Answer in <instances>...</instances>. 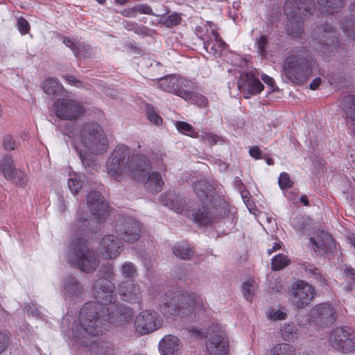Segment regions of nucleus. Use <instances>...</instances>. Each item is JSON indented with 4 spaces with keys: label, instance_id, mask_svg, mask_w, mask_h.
<instances>
[{
    "label": "nucleus",
    "instance_id": "nucleus-1",
    "mask_svg": "<svg viewBox=\"0 0 355 355\" xmlns=\"http://www.w3.org/2000/svg\"><path fill=\"white\" fill-rule=\"evenodd\" d=\"M111 302H86L79 312L80 325L84 331L96 336L101 334L106 322L116 326L122 325L132 320V310L116 301V293Z\"/></svg>",
    "mask_w": 355,
    "mask_h": 355
},
{
    "label": "nucleus",
    "instance_id": "nucleus-2",
    "mask_svg": "<svg viewBox=\"0 0 355 355\" xmlns=\"http://www.w3.org/2000/svg\"><path fill=\"white\" fill-rule=\"evenodd\" d=\"M64 134L71 139L72 145L87 172L92 173L97 170L94 155L103 154L108 147V139L103 128L94 122L82 125L73 123L66 128Z\"/></svg>",
    "mask_w": 355,
    "mask_h": 355
},
{
    "label": "nucleus",
    "instance_id": "nucleus-3",
    "mask_svg": "<svg viewBox=\"0 0 355 355\" xmlns=\"http://www.w3.org/2000/svg\"><path fill=\"white\" fill-rule=\"evenodd\" d=\"M207 303L198 295L178 292L166 293L159 300L160 311L164 315H177L181 317L191 313L194 315L205 312Z\"/></svg>",
    "mask_w": 355,
    "mask_h": 355
},
{
    "label": "nucleus",
    "instance_id": "nucleus-4",
    "mask_svg": "<svg viewBox=\"0 0 355 355\" xmlns=\"http://www.w3.org/2000/svg\"><path fill=\"white\" fill-rule=\"evenodd\" d=\"M87 207L90 214L84 212L81 205L77 211V225L80 232L89 233L96 230L100 223L109 215L108 203L101 193L92 191L87 196Z\"/></svg>",
    "mask_w": 355,
    "mask_h": 355
},
{
    "label": "nucleus",
    "instance_id": "nucleus-5",
    "mask_svg": "<svg viewBox=\"0 0 355 355\" xmlns=\"http://www.w3.org/2000/svg\"><path fill=\"white\" fill-rule=\"evenodd\" d=\"M68 262L85 273L94 272L100 263L96 252L88 247L87 239L76 237L71 240L67 250Z\"/></svg>",
    "mask_w": 355,
    "mask_h": 355
},
{
    "label": "nucleus",
    "instance_id": "nucleus-6",
    "mask_svg": "<svg viewBox=\"0 0 355 355\" xmlns=\"http://www.w3.org/2000/svg\"><path fill=\"white\" fill-rule=\"evenodd\" d=\"M314 60L309 58L303 48H293L283 63V72L293 83L304 84L311 74Z\"/></svg>",
    "mask_w": 355,
    "mask_h": 355
},
{
    "label": "nucleus",
    "instance_id": "nucleus-7",
    "mask_svg": "<svg viewBox=\"0 0 355 355\" xmlns=\"http://www.w3.org/2000/svg\"><path fill=\"white\" fill-rule=\"evenodd\" d=\"M315 9L314 0H286L284 13L288 21L286 26L288 35L300 37L304 30V16L311 14Z\"/></svg>",
    "mask_w": 355,
    "mask_h": 355
},
{
    "label": "nucleus",
    "instance_id": "nucleus-8",
    "mask_svg": "<svg viewBox=\"0 0 355 355\" xmlns=\"http://www.w3.org/2000/svg\"><path fill=\"white\" fill-rule=\"evenodd\" d=\"M312 38L316 44L315 49L321 55L328 58L338 51L339 40L333 26L327 22L317 26L312 32Z\"/></svg>",
    "mask_w": 355,
    "mask_h": 355
},
{
    "label": "nucleus",
    "instance_id": "nucleus-9",
    "mask_svg": "<svg viewBox=\"0 0 355 355\" xmlns=\"http://www.w3.org/2000/svg\"><path fill=\"white\" fill-rule=\"evenodd\" d=\"M98 278L94 282L92 291L97 302H111L113 293H115V285L113 267L110 264L102 265L98 272Z\"/></svg>",
    "mask_w": 355,
    "mask_h": 355
},
{
    "label": "nucleus",
    "instance_id": "nucleus-10",
    "mask_svg": "<svg viewBox=\"0 0 355 355\" xmlns=\"http://www.w3.org/2000/svg\"><path fill=\"white\" fill-rule=\"evenodd\" d=\"M157 84L162 90L178 96L184 100H191L194 96L192 92L193 82L183 77L175 75L166 76L159 78Z\"/></svg>",
    "mask_w": 355,
    "mask_h": 355
},
{
    "label": "nucleus",
    "instance_id": "nucleus-11",
    "mask_svg": "<svg viewBox=\"0 0 355 355\" xmlns=\"http://www.w3.org/2000/svg\"><path fill=\"white\" fill-rule=\"evenodd\" d=\"M130 150L124 145L117 146L106 162L107 173L115 180L128 173Z\"/></svg>",
    "mask_w": 355,
    "mask_h": 355
},
{
    "label": "nucleus",
    "instance_id": "nucleus-12",
    "mask_svg": "<svg viewBox=\"0 0 355 355\" xmlns=\"http://www.w3.org/2000/svg\"><path fill=\"white\" fill-rule=\"evenodd\" d=\"M206 348L210 355H226L228 341L223 327L218 324L211 325L207 331Z\"/></svg>",
    "mask_w": 355,
    "mask_h": 355
},
{
    "label": "nucleus",
    "instance_id": "nucleus-13",
    "mask_svg": "<svg viewBox=\"0 0 355 355\" xmlns=\"http://www.w3.org/2000/svg\"><path fill=\"white\" fill-rule=\"evenodd\" d=\"M329 342L337 352L350 353L355 350V333L347 327H337L330 334Z\"/></svg>",
    "mask_w": 355,
    "mask_h": 355
},
{
    "label": "nucleus",
    "instance_id": "nucleus-14",
    "mask_svg": "<svg viewBox=\"0 0 355 355\" xmlns=\"http://www.w3.org/2000/svg\"><path fill=\"white\" fill-rule=\"evenodd\" d=\"M314 295L315 290L311 284L298 281L292 284L289 300L296 309H302L311 304Z\"/></svg>",
    "mask_w": 355,
    "mask_h": 355
},
{
    "label": "nucleus",
    "instance_id": "nucleus-15",
    "mask_svg": "<svg viewBox=\"0 0 355 355\" xmlns=\"http://www.w3.org/2000/svg\"><path fill=\"white\" fill-rule=\"evenodd\" d=\"M56 116L61 120L76 119L84 112L83 106L78 101L69 98H60L54 102Z\"/></svg>",
    "mask_w": 355,
    "mask_h": 355
},
{
    "label": "nucleus",
    "instance_id": "nucleus-16",
    "mask_svg": "<svg viewBox=\"0 0 355 355\" xmlns=\"http://www.w3.org/2000/svg\"><path fill=\"white\" fill-rule=\"evenodd\" d=\"M114 229L117 235L126 242L132 243L140 236L139 224L130 217L120 218L116 222Z\"/></svg>",
    "mask_w": 355,
    "mask_h": 355
},
{
    "label": "nucleus",
    "instance_id": "nucleus-17",
    "mask_svg": "<svg viewBox=\"0 0 355 355\" xmlns=\"http://www.w3.org/2000/svg\"><path fill=\"white\" fill-rule=\"evenodd\" d=\"M237 86L245 98L259 94L264 89L263 85L254 76L252 71H242L237 81Z\"/></svg>",
    "mask_w": 355,
    "mask_h": 355
},
{
    "label": "nucleus",
    "instance_id": "nucleus-18",
    "mask_svg": "<svg viewBox=\"0 0 355 355\" xmlns=\"http://www.w3.org/2000/svg\"><path fill=\"white\" fill-rule=\"evenodd\" d=\"M136 330L141 334H147L157 329L160 327L158 315L155 311L144 310L135 319Z\"/></svg>",
    "mask_w": 355,
    "mask_h": 355
},
{
    "label": "nucleus",
    "instance_id": "nucleus-19",
    "mask_svg": "<svg viewBox=\"0 0 355 355\" xmlns=\"http://www.w3.org/2000/svg\"><path fill=\"white\" fill-rule=\"evenodd\" d=\"M151 162L145 155H132L129 162L130 173L137 181H144L148 173L150 172Z\"/></svg>",
    "mask_w": 355,
    "mask_h": 355
},
{
    "label": "nucleus",
    "instance_id": "nucleus-20",
    "mask_svg": "<svg viewBox=\"0 0 355 355\" xmlns=\"http://www.w3.org/2000/svg\"><path fill=\"white\" fill-rule=\"evenodd\" d=\"M62 292L65 300L76 301L81 299L84 293V288L76 277L69 275L62 281Z\"/></svg>",
    "mask_w": 355,
    "mask_h": 355
},
{
    "label": "nucleus",
    "instance_id": "nucleus-21",
    "mask_svg": "<svg viewBox=\"0 0 355 355\" xmlns=\"http://www.w3.org/2000/svg\"><path fill=\"white\" fill-rule=\"evenodd\" d=\"M315 322L321 327H327L334 324L336 314L332 306L329 304L316 305L311 311Z\"/></svg>",
    "mask_w": 355,
    "mask_h": 355
},
{
    "label": "nucleus",
    "instance_id": "nucleus-22",
    "mask_svg": "<svg viewBox=\"0 0 355 355\" xmlns=\"http://www.w3.org/2000/svg\"><path fill=\"white\" fill-rule=\"evenodd\" d=\"M118 292L123 300L130 303L139 302L142 297L140 286L131 280L123 281L119 284Z\"/></svg>",
    "mask_w": 355,
    "mask_h": 355
},
{
    "label": "nucleus",
    "instance_id": "nucleus-23",
    "mask_svg": "<svg viewBox=\"0 0 355 355\" xmlns=\"http://www.w3.org/2000/svg\"><path fill=\"white\" fill-rule=\"evenodd\" d=\"M122 243L116 236L108 234L101 241L100 250L102 255L106 259L116 258L122 250Z\"/></svg>",
    "mask_w": 355,
    "mask_h": 355
},
{
    "label": "nucleus",
    "instance_id": "nucleus-24",
    "mask_svg": "<svg viewBox=\"0 0 355 355\" xmlns=\"http://www.w3.org/2000/svg\"><path fill=\"white\" fill-rule=\"evenodd\" d=\"M225 46V42L220 37L217 31L210 30L209 37L203 42L205 51L215 57H220Z\"/></svg>",
    "mask_w": 355,
    "mask_h": 355
},
{
    "label": "nucleus",
    "instance_id": "nucleus-25",
    "mask_svg": "<svg viewBox=\"0 0 355 355\" xmlns=\"http://www.w3.org/2000/svg\"><path fill=\"white\" fill-rule=\"evenodd\" d=\"M181 345L179 338L175 336L166 335L159 343L162 355H181Z\"/></svg>",
    "mask_w": 355,
    "mask_h": 355
},
{
    "label": "nucleus",
    "instance_id": "nucleus-26",
    "mask_svg": "<svg viewBox=\"0 0 355 355\" xmlns=\"http://www.w3.org/2000/svg\"><path fill=\"white\" fill-rule=\"evenodd\" d=\"M191 216L193 221L199 226H207L215 222V217L209 205L192 211Z\"/></svg>",
    "mask_w": 355,
    "mask_h": 355
},
{
    "label": "nucleus",
    "instance_id": "nucleus-27",
    "mask_svg": "<svg viewBox=\"0 0 355 355\" xmlns=\"http://www.w3.org/2000/svg\"><path fill=\"white\" fill-rule=\"evenodd\" d=\"M144 183L145 189L151 193L160 192L164 184L162 175L158 171L148 173L144 181H139Z\"/></svg>",
    "mask_w": 355,
    "mask_h": 355
},
{
    "label": "nucleus",
    "instance_id": "nucleus-28",
    "mask_svg": "<svg viewBox=\"0 0 355 355\" xmlns=\"http://www.w3.org/2000/svg\"><path fill=\"white\" fill-rule=\"evenodd\" d=\"M159 200L164 206L180 214L184 211L186 205V200L184 198L172 193L161 195Z\"/></svg>",
    "mask_w": 355,
    "mask_h": 355
},
{
    "label": "nucleus",
    "instance_id": "nucleus-29",
    "mask_svg": "<svg viewBox=\"0 0 355 355\" xmlns=\"http://www.w3.org/2000/svg\"><path fill=\"white\" fill-rule=\"evenodd\" d=\"M266 355H296L295 347L286 343H276L267 352Z\"/></svg>",
    "mask_w": 355,
    "mask_h": 355
},
{
    "label": "nucleus",
    "instance_id": "nucleus-30",
    "mask_svg": "<svg viewBox=\"0 0 355 355\" xmlns=\"http://www.w3.org/2000/svg\"><path fill=\"white\" fill-rule=\"evenodd\" d=\"M321 234L323 236L324 239H322L320 235L316 239L311 237L309 241L315 248L326 252L328 249L331 248L334 244V241L329 234L322 232Z\"/></svg>",
    "mask_w": 355,
    "mask_h": 355
},
{
    "label": "nucleus",
    "instance_id": "nucleus-31",
    "mask_svg": "<svg viewBox=\"0 0 355 355\" xmlns=\"http://www.w3.org/2000/svg\"><path fill=\"white\" fill-rule=\"evenodd\" d=\"M280 332L284 341L294 342L298 338L297 329L293 322L284 324L282 327Z\"/></svg>",
    "mask_w": 355,
    "mask_h": 355
},
{
    "label": "nucleus",
    "instance_id": "nucleus-32",
    "mask_svg": "<svg viewBox=\"0 0 355 355\" xmlns=\"http://www.w3.org/2000/svg\"><path fill=\"white\" fill-rule=\"evenodd\" d=\"M303 267L304 270L315 280V283L318 286H326L327 285V279L323 277L318 268L309 263H304Z\"/></svg>",
    "mask_w": 355,
    "mask_h": 355
},
{
    "label": "nucleus",
    "instance_id": "nucleus-33",
    "mask_svg": "<svg viewBox=\"0 0 355 355\" xmlns=\"http://www.w3.org/2000/svg\"><path fill=\"white\" fill-rule=\"evenodd\" d=\"M303 267L304 270L315 280V283L318 286H326L327 285V279L323 277L318 268L309 263H304Z\"/></svg>",
    "mask_w": 355,
    "mask_h": 355
},
{
    "label": "nucleus",
    "instance_id": "nucleus-34",
    "mask_svg": "<svg viewBox=\"0 0 355 355\" xmlns=\"http://www.w3.org/2000/svg\"><path fill=\"white\" fill-rule=\"evenodd\" d=\"M346 0H318V4L329 14H334L343 7Z\"/></svg>",
    "mask_w": 355,
    "mask_h": 355
},
{
    "label": "nucleus",
    "instance_id": "nucleus-35",
    "mask_svg": "<svg viewBox=\"0 0 355 355\" xmlns=\"http://www.w3.org/2000/svg\"><path fill=\"white\" fill-rule=\"evenodd\" d=\"M173 250L174 254L182 259H190L193 256V251L186 243L176 244Z\"/></svg>",
    "mask_w": 355,
    "mask_h": 355
},
{
    "label": "nucleus",
    "instance_id": "nucleus-36",
    "mask_svg": "<svg viewBox=\"0 0 355 355\" xmlns=\"http://www.w3.org/2000/svg\"><path fill=\"white\" fill-rule=\"evenodd\" d=\"M345 101L349 105L345 107L344 110L349 119L350 125L355 134V96H347Z\"/></svg>",
    "mask_w": 355,
    "mask_h": 355
},
{
    "label": "nucleus",
    "instance_id": "nucleus-37",
    "mask_svg": "<svg viewBox=\"0 0 355 355\" xmlns=\"http://www.w3.org/2000/svg\"><path fill=\"white\" fill-rule=\"evenodd\" d=\"M1 168L2 173L6 180L13 178L16 173V168L10 156L6 155L1 160Z\"/></svg>",
    "mask_w": 355,
    "mask_h": 355
},
{
    "label": "nucleus",
    "instance_id": "nucleus-38",
    "mask_svg": "<svg viewBox=\"0 0 355 355\" xmlns=\"http://www.w3.org/2000/svg\"><path fill=\"white\" fill-rule=\"evenodd\" d=\"M340 28H342L345 37H347L349 40L355 41L354 19H345V20L341 22Z\"/></svg>",
    "mask_w": 355,
    "mask_h": 355
},
{
    "label": "nucleus",
    "instance_id": "nucleus-39",
    "mask_svg": "<svg viewBox=\"0 0 355 355\" xmlns=\"http://www.w3.org/2000/svg\"><path fill=\"white\" fill-rule=\"evenodd\" d=\"M257 285L253 279H248L243 284L242 293L246 300L251 302L254 297Z\"/></svg>",
    "mask_w": 355,
    "mask_h": 355
},
{
    "label": "nucleus",
    "instance_id": "nucleus-40",
    "mask_svg": "<svg viewBox=\"0 0 355 355\" xmlns=\"http://www.w3.org/2000/svg\"><path fill=\"white\" fill-rule=\"evenodd\" d=\"M193 190L196 194L200 198H207V191L211 187L210 184L204 179H200L197 182H193Z\"/></svg>",
    "mask_w": 355,
    "mask_h": 355
},
{
    "label": "nucleus",
    "instance_id": "nucleus-41",
    "mask_svg": "<svg viewBox=\"0 0 355 355\" xmlns=\"http://www.w3.org/2000/svg\"><path fill=\"white\" fill-rule=\"evenodd\" d=\"M61 87L62 85L58 79L49 78L44 82L42 88L46 94L49 95H53L61 88Z\"/></svg>",
    "mask_w": 355,
    "mask_h": 355
},
{
    "label": "nucleus",
    "instance_id": "nucleus-42",
    "mask_svg": "<svg viewBox=\"0 0 355 355\" xmlns=\"http://www.w3.org/2000/svg\"><path fill=\"white\" fill-rule=\"evenodd\" d=\"M182 21V14L173 12L168 16H163L160 19V23L163 24L167 28H172L179 25Z\"/></svg>",
    "mask_w": 355,
    "mask_h": 355
},
{
    "label": "nucleus",
    "instance_id": "nucleus-43",
    "mask_svg": "<svg viewBox=\"0 0 355 355\" xmlns=\"http://www.w3.org/2000/svg\"><path fill=\"white\" fill-rule=\"evenodd\" d=\"M290 263L288 257L283 254H279L273 257L271 263L272 270H279L285 268Z\"/></svg>",
    "mask_w": 355,
    "mask_h": 355
},
{
    "label": "nucleus",
    "instance_id": "nucleus-44",
    "mask_svg": "<svg viewBox=\"0 0 355 355\" xmlns=\"http://www.w3.org/2000/svg\"><path fill=\"white\" fill-rule=\"evenodd\" d=\"M146 116L151 123L155 125H162V118L157 113L153 106L150 104L146 105Z\"/></svg>",
    "mask_w": 355,
    "mask_h": 355
},
{
    "label": "nucleus",
    "instance_id": "nucleus-45",
    "mask_svg": "<svg viewBox=\"0 0 355 355\" xmlns=\"http://www.w3.org/2000/svg\"><path fill=\"white\" fill-rule=\"evenodd\" d=\"M175 127L182 134L194 138L198 137V133L194 130L193 128L187 122L177 121Z\"/></svg>",
    "mask_w": 355,
    "mask_h": 355
},
{
    "label": "nucleus",
    "instance_id": "nucleus-46",
    "mask_svg": "<svg viewBox=\"0 0 355 355\" xmlns=\"http://www.w3.org/2000/svg\"><path fill=\"white\" fill-rule=\"evenodd\" d=\"M121 275L128 279H132L137 275V268L131 262H125L121 267Z\"/></svg>",
    "mask_w": 355,
    "mask_h": 355
},
{
    "label": "nucleus",
    "instance_id": "nucleus-47",
    "mask_svg": "<svg viewBox=\"0 0 355 355\" xmlns=\"http://www.w3.org/2000/svg\"><path fill=\"white\" fill-rule=\"evenodd\" d=\"M125 28L128 31H133L137 35H148V28L144 26L138 25L135 22H128L125 21L123 23Z\"/></svg>",
    "mask_w": 355,
    "mask_h": 355
},
{
    "label": "nucleus",
    "instance_id": "nucleus-48",
    "mask_svg": "<svg viewBox=\"0 0 355 355\" xmlns=\"http://www.w3.org/2000/svg\"><path fill=\"white\" fill-rule=\"evenodd\" d=\"M207 25L209 26V28L211 30L212 28H211V22H207V24H204L203 26H197L195 28V33H196V35L203 42L210 35V32H209V29H208Z\"/></svg>",
    "mask_w": 355,
    "mask_h": 355
},
{
    "label": "nucleus",
    "instance_id": "nucleus-49",
    "mask_svg": "<svg viewBox=\"0 0 355 355\" xmlns=\"http://www.w3.org/2000/svg\"><path fill=\"white\" fill-rule=\"evenodd\" d=\"M278 183L279 187L282 190L291 188L294 184V182L292 180H291L288 173L285 172H283L280 174L278 180Z\"/></svg>",
    "mask_w": 355,
    "mask_h": 355
},
{
    "label": "nucleus",
    "instance_id": "nucleus-50",
    "mask_svg": "<svg viewBox=\"0 0 355 355\" xmlns=\"http://www.w3.org/2000/svg\"><path fill=\"white\" fill-rule=\"evenodd\" d=\"M62 42L68 48H69L73 51L76 57H78L80 55V50L82 47L81 43H75L73 40L69 37H64Z\"/></svg>",
    "mask_w": 355,
    "mask_h": 355
},
{
    "label": "nucleus",
    "instance_id": "nucleus-51",
    "mask_svg": "<svg viewBox=\"0 0 355 355\" xmlns=\"http://www.w3.org/2000/svg\"><path fill=\"white\" fill-rule=\"evenodd\" d=\"M268 317L272 320H283L287 318V313L284 311L282 309H271L268 313Z\"/></svg>",
    "mask_w": 355,
    "mask_h": 355
},
{
    "label": "nucleus",
    "instance_id": "nucleus-52",
    "mask_svg": "<svg viewBox=\"0 0 355 355\" xmlns=\"http://www.w3.org/2000/svg\"><path fill=\"white\" fill-rule=\"evenodd\" d=\"M256 45L259 54L262 57L266 56L267 54L266 48L268 46V40L266 37L265 35H261L257 40Z\"/></svg>",
    "mask_w": 355,
    "mask_h": 355
},
{
    "label": "nucleus",
    "instance_id": "nucleus-53",
    "mask_svg": "<svg viewBox=\"0 0 355 355\" xmlns=\"http://www.w3.org/2000/svg\"><path fill=\"white\" fill-rule=\"evenodd\" d=\"M82 181L76 177L71 178L68 181L69 189L71 192L74 194L78 192V191L82 188Z\"/></svg>",
    "mask_w": 355,
    "mask_h": 355
},
{
    "label": "nucleus",
    "instance_id": "nucleus-54",
    "mask_svg": "<svg viewBox=\"0 0 355 355\" xmlns=\"http://www.w3.org/2000/svg\"><path fill=\"white\" fill-rule=\"evenodd\" d=\"M135 10L136 11V15L137 13L139 14H144V15H156L153 11V9L150 6L145 3H140L137 4L135 6Z\"/></svg>",
    "mask_w": 355,
    "mask_h": 355
},
{
    "label": "nucleus",
    "instance_id": "nucleus-55",
    "mask_svg": "<svg viewBox=\"0 0 355 355\" xmlns=\"http://www.w3.org/2000/svg\"><path fill=\"white\" fill-rule=\"evenodd\" d=\"M17 26L21 35H26L30 31V24L28 21L23 17L18 18Z\"/></svg>",
    "mask_w": 355,
    "mask_h": 355
},
{
    "label": "nucleus",
    "instance_id": "nucleus-56",
    "mask_svg": "<svg viewBox=\"0 0 355 355\" xmlns=\"http://www.w3.org/2000/svg\"><path fill=\"white\" fill-rule=\"evenodd\" d=\"M3 146L6 150H14L16 148V143L11 135H6L3 139Z\"/></svg>",
    "mask_w": 355,
    "mask_h": 355
},
{
    "label": "nucleus",
    "instance_id": "nucleus-57",
    "mask_svg": "<svg viewBox=\"0 0 355 355\" xmlns=\"http://www.w3.org/2000/svg\"><path fill=\"white\" fill-rule=\"evenodd\" d=\"M10 342V335L0 331V354L7 348Z\"/></svg>",
    "mask_w": 355,
    "mask_h": 355
},
{
    "label": "nucleus",
    "instance_id": "nucleus-58",
    "mask_svg": "<svg viewBox=\"0 0 355 355\" xmlns=\"http://www.w3.org/2000/svg\"><path fill=\"white\" fill-rule=\"evenodd\" d=\"M8 180H11L17 185H23L25 183V173L21 171H16V173L14 174L13 178Z\"/></svg>",
    "mask_w": 355,
    "mask_h": 355
},
{
    "label": "nucleus",
    "instance_id": "nucleus-59",
    "mask_svg": "<svg viewBox=\"0 0 355 355\" xmlns=\"http://www.w3.org/2000/svg\"><path fill=\"white\" fill-rule=\"evenodd\" d=\"M202 138L205 141L207 142L209 145H215L219 141V137L212 133L205 132L202 135Z\"/></svg>",
    "mask_w": 355,
    "mask_h": 355
},
{
    "label": "nucleus",
    "instance_id": "nucleus-60",
    "mask_svg": "<svg viewBox=\"0 0 355 355\" xmlns=\"http://www.w3.org/2000/svg\"><path fill=\"white\" fill-rule=\"evenodd\" d=\"M292 225L300 234L303 233V231L305 228V225L303 223L302 218H300V217L294 218L292 221Z\"/></svg>",
    "mask_w": 355,
    "mask_h": 355
},
{
    "label": "nucleus",
    "instance_id": "nucleus-61",
    "mask_svg": "<svg viewBox=\"0 0 355 355\" xmlns=\"http://www.w3.org/2000/svg\"><path fill=\"white\" fill-rule=\"evenodd\" d=\"M344 273L349 278L351 284L355 283V270L350 266L346 267Z\"/></svg>",
    "mask_w": 355,
    "mask_h": 355
},
{
    "label": "nucleus",
    "instance_id": "nucleus-62",
    "mask_svg": "<svg viewBox=\"0 0 355 355\" xmlns=\"http://www.w3.org/2000/svg\"><path fill=\"white\" fill-rule=\"evenodd\" d=\"M249 154L252 157L256 159L261 158V150L258 146H252L249 149Z\"/></svg>",
    "mask_w": 355,
    "mask_h": 355
},
{
    "label": "nucleus",
    "instance_id": "nucleus-63",
    "mask_svg": "<svg viewBox=\"0 0 355 355\" xmlns=\"http://www.w3.org/2000/svg\"><path fill=\"white\" fill-rule=\"evenodd\" d=\"M121 14L122 15L126 17H135L137 16L136 11L135 10V6L130 8L124 9Z\"/></svg>",
    "mask_w": 355,
    "mask_h": 355
},
{
    "label": "nucleus",
    "instance_id": "nucleus-64",
    "mask_svg": "<svg viewBox=\"0 0 355 355\" xmlns=\"http://www.w3.org/2000/svg\"><path fill=\"white\" fill-rule=\"evenodd\" d=\"M261 78L266 85L270 86L272 89L274 87L275 81L272 78L266 74H262Z\"/></svg>",
    "mask_w": 355,
    "mask_h": 355
}]
</instances>
